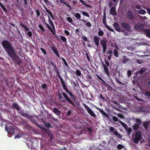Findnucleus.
<instances>
[{
  "instance_id": "obj_1",
  "label": "nucleus",
  "mask_w": 150,
  "mask_h": 150,
  "mask_svg": "<svg viewBox=\"0 0 150 150\" xmlns=\"http://www.w3.org/2000/svg\"><path fill=\"white\" fill-rule=\"evenodd\" d=\"M2 45L5 52L10 57L13 58L15 56L16 54L14 49L10 42L4 40L2 42Z\"/></svg>"
},
{
  "instance_id": "obj_2",
  "label": "nucleus",
  "mask_w": 150,
  "mask_h": 150,
  "mask_svg": "<svg viewBox=\"0 0 150 150\" xmlns=\"http://www.w3.org/2000/svg\"><path fill=\"white\" fill-rule=\"evenodd\" d=\"M48 22L50 24L51 26L52 27V28H51L49 25L45 21H44V22L46 25L47 26V28L49 29V30L51 31V32L54 35L56 33L55 28L54 27V25L51 19L50 18V16H48Z\"/></svg>"
},
{
  "instance_id": "obj_3",
  "label": "nucleus",
  "mask_w": 150,
  "mask_h": 150,
  "mask_svg": "<svg viewBox=\"0 0 150 150\" xmlns=\"http://www.w3.org/2000/svg\"><path fill=\"white\" fill-rule=\"evenodd\" d=\"M132 138L134 142L137 144L138 143L142 138L141 133L139 131L136 132L134 136Z\"/></svg>"
},
{
  "instance_id": "obj_4",
  "label": "nucleus",
  "mask_w": 150,
  "mask_h": 150,
  "mask_svg": "<svg viewBox=\"0 0 150 150\" xmlns=\"http://www.w3.org/2000/svg\"><path fill=\"white\" fill-rule=\"evenodd\" d=\"M5 129L8 133V136L9 137H11L14 134V128L11 126H6L5 127Z\"/></svg>"
},
{
  "instance_id": "obj_5",
  "label": "nucleus",
  "mask_w": 150,
  "mask_h": 150,
  "mask_svg": "<svg viewBox=\"0 0 150 150\" xmlns=\"http://www.w3.org/2000/svg\"><path fill=\"white\" fill-rule=\"evenodd\" d=\"M83 105L84 106L88 113L91 116L93 117H96L95 114L88 106L84 103L83 104Z\"/></svg>"
},
{
  "instance_id": "obj_6",
  "label": "nucleus",
  "mask_w": 150,
  "mask_h": 150,
  "mask_svg": "<svg viewBox=\"0 0 150 150\" xmlns=\"http://www.w3.org/2000/svg\"><path fill=\"white\" fill-rule=\"evenodd\" d=\"M109 130L110 132H112L113 134L116 136L117 137L120 138H122V136L120 134L118 133L117 131L112 127H110L109 128Z\"/></svg>"
},
{
  "instance_id": "obj_7",
  "label": "nucleus",
  "mask_w": 150,
  "mask_h": 150,
  "mask_svg": "<svg viewBox=\"0 0 150 150\" xmlns=\"http://www.w3.org/2000/svg\"><path fill=\"white\" fill-rule=\"evenodd\" d=\"M144 25L142 23H139L136 25L134 26L135 28L138 30V31H140L142 30V28H143Z\"/></svg>"
},
{
  "instance_id": "obj_8",
  "label": "nucleus",
  "mask_w": 150,
  "mask_h": 150,
  "mask_svg": "<svg viewBox=\"0 0 150 150\" xmlns=\"http://www.w3.org/2000/svg\"><path fill=\"white\" fill-rule=\"evenodd\" d=\"M62 95L64 97V98L67 100L68 102L69 103L74 105V103L72 102V101L68 97L67 95L65 93H62Z\"/></svg>"
},
{
  "instance_id": "obj_9",
  "label": "nucleus",
  "mask_w": 150,
  "mask_h": 150,
  "mask_svg": "<svg viewBox=\"0 0 150 150\" xmlns=\"http://www.w3.org/2000/svg\"><path fill=\"white\" fill-rule=\"evenodd\" d=\"M121 25L122 26L125 28L127 30L129 31L130 30V27L127 24L122 22L121 23Z\"/></svg>"
},
{
  "instance_id": "obj_10",
  "label": "nucleus",
  "mask_w": 150,
  "mask_h": 150,
  "mask_svg": "<svg viewBox=\"0 0 150 150\" xmlns=\"http://www.w3.org/2000/svg\"><path fill=\"white\" fill-rule=\"evenodd\" d=\"M93 39L95 44L97 46H98L99 45V42L100 40V38L97 35H95Z\"/></svg>"
},
{
  "instance_id": "obj_11",
  "label": "nucleus",
  "mask_w": 150,
  "mask_h": 150,
  "mask_svg": "<svg viewBox=\"0 0 150 150\" xmlns=\"http://www.w3.org/2000/svg\"><path fill=\"white\" fill-rule=\"evenodd\" d=\"M110 13L113 15H117V13L116 11V9L115 7H112L110 11Z\"/></svg>"
},
{
  "instance_id": "obj_12",
  "label": "nucleus",
  "mask_w": 150,
  "mask_h": 150,
  "mask_svg": "<svg viewBox=\"0 0 150 150\" xmlns=\"http://www.w3.org/2000/svg\"><path fill=\"white\" fill-rule=\"evenodd\" d=\"M96 109L99 110L100 112L103 114L106 117L108 118L109 119V116L108 114H107L105 112L103 111V110H101L99 108L96 107Z\"/></svg>"
},
{
  "instance_id": "obj_13",
  "label": "nucleus",
  "mask_w": 150,
  "mask_h": 150,
  "mask_svg": "<svg viewBox=\"0 0 150 150\" xmlns=\"http://www.w3.org/2000/svg\"><path fill=\"white\" fill-rule=\"evenodd\" d=\"M53 111L54 113L57 115H59L61 113V111L56 108H54Z\"/></svg>"
},
{
  "instance_id": "obj_14",
  "label": "nucleus",
  "mask_w": 150,
  "mask_h": 150,
  "mask_svg": "<svg viewBox=\"0 0 150 150\" xmlns=\"http://www.w3.org/2000/svg\"><path fill=\"white\" fill-rule=\"evenodd\" d=\"M150 125V121H146L144 122V126L146 129H147Z\"/></svg>"
},
{
  "instance_id": "obj_15",
  "label": "nucleus",
  "mask_w": 150,
  "mask_h": 150,
  "mask_svg": "<svg viewBox=\"0 0 150 150\" xmlns=\"http://www.w3.org/2000/svg\"><path fill=\"white\" fill-rule=\"evenodd\" d=\"M103 66L104 71L107 75H109V72L108 69L106 67V65L104 64H103Z\"/></svg>"
},
{
  "instance_id": "obj_16",
  "label": "nucleus",
  "mask_w": 150,
  "mask_h": 150,
  "mask_svg": "<svg viewBox=\"0 0 150 150\" xmlns=\"http://www.w3.org/2000/svg\"><path fill=\"white\" fill-rule=\"evenodd\" d=\"M52 50L56 55L58 57H59V53L57 49L56 48L54 47H52Z\"/></svg>"
},
{
  "instance_id": "obj_17",
  "label": "nucleus",
  "mask_w": 150,
  "mask_h": 150,
  "mask_svg": "<svg viewBox=\"0 0 150 150\" xmlns=\"http://www.w3.org/2000/svg\"><path fill=\"white\" fill-rule=\"evenodd\" d=\"M127 16L128 18L130 19H132L133 18V17L132 15V13L131 11H129L127 12Z\"/></svg>"
},
{
  "instance_id": "obj_18",
  "label": "nucleus",
  "mask_w": 150,
  "mask_h": 150,
  "mask_svg": "<svg viewBox=\"0 0 150 150\" xmlns=\"http://www.w3.org/2000/svg\"><path fill=\"white\" fill-rule=\"evenodd\" d=\"M144 31L146 36L150 38V31L148 29H145Z\"/></svg>"
},
{
  "instance_id": "obj_19",
  "label": "nucleus",
  "mask_w": 150,
  "mask_h": 150,
  "mask_svg": "<svg viewBox=\"0 0 150 150\" xmlns=\"http://www.w3.org/2000/svg\"><path fill=\"white\" fill-rule=\"evenodd\" d=\"M113 26L115 27L116 30L117 31L119 32L120 30V28L117 23H115L113 24Z\"/></svg>"
},
{
  "instance_id": "obj_20",
  "label": "nucleus",
  "mask_w": 150,
  "mask_h": 150,
  "mask_svg": "<svg viewBox=\"0 0 150 150\" xmlns=\"http://www.w3.org/2000/svg\"><path fill=\"white\" fill-rule=\"evenodd\" d=\"M20 114L22 116H24L25 117L29 118L30 117L29 115H28L26 113H24L23 112L21 111L20 112Z\"/></svg>"
},
{
  "instance_id": "obj_21",
  "label": "nucleus",
  "mask_w": 150,
  "mask_h": 150,
  "mask_svg": "<svg viewBox=\"0 0 150 150\" xmlns=\"http://www.w3.org/2000/svg\"><path fill=\"white\" fill-rule=\"evenodd\" d=\"M140 125L138 124H135L133 126V128L134 130H137L138 129Z\"/></svg>"
},
{
  "instance_id": "obj_22",
  "label": "nucleus",
  "mask_w": 150,
  "mask_h": 150,
  "mask_svg": "<svg viewBox=\"0 0 150 150\" xmlns=\"http://www.w3.org/2000/svg\"><path fill=\"white\" fill-rule=\"evenodd\" d=\"M118 2V0H110V2H109V6L111 7L112 6V4H113V2L115 3H117Z\"/></svg>"
},
{
  "instance_id": "obj_23",
  "label": "nucleus",
  "mask_w": 150,
  "mask_h": 150,
  "mask_svg": "<svg viewBox=\"0 0 150 150\" xmlns=\"http://www.w3.org/2000/svg\"><path fill=\"white\" fill-rule=\"evenodd\" d=\"M119 122L122 125V126L125 128V129H126L127 127V126L126 124L125 123H124L123 122H122L121 120L119 121Z\"/></svg>"
},
{
  "instance_id": "obj_24",
  "label": "nucleus",
  "mask_w": 150,
  "mask_h": 150,
  "mask_svg": "<svg viewBox=\"0 0 150 150\" xmlns=\"http://www.w3.org/2000/svg\"><path fill=\"white\" fill-rule=\"evenodd\" d=\"M62 87L65 90V91L66 92L68 90V89L66 86L64 82L62 81Z\"/></svg>"
},
{
  "instance_id": "obj_25",
  "label": "nucleus",
  "mask_w": 150,
  "mask_h": 150,
  "mask_svg": "<svg viewBox=\"0 0 150 150\" xmlns=\"http://www.w3.org/2000/svg\"><path fill=\"white\" fill-rule=\"evenodd\" d=\"M100 43L102 47L106 46V43L105 41L101 40L100 41Z\"/></svg>"
},
{
  "instance_id": "obj_26",
  "label": "nucleus",
  "mask_w": 150,
  "mask_h": 150,
  "mask_svg": "<svg viewBox=\"0 0 150 150\" xmlns=\"http://www.w3.org/2000/svg\"><path fill=\"white\" fill-rule=\"evenodd\" d=\"M134 120L137 123L136 124H138L140 125L141 123V121L139 119V118H134Z\"/></svg>"
},
{
  "instance_id": "obj_27",
  "label": "nucleus",
  "mask_w": 150,
  "mask_h": 150,
  "mask_svg": "<svg viewBox=\"0 0 150 150\" xmlns=\"http://www.w3.org/2000/svg\"><path fill=\"white\" fill-rule=\"evenodd\" d=\"M75 16L77 19H78L79 20H80L81 17V15L78 13H76L74 14Z\"/></svg>"
},
{
  "instance_id": "obj_28",
  "label": "nucleus",
  "mask_w": 150,
  "mask_h": 150,
  "mask_svg": "<svg viewBox=\"0 0 150 150\" xmlns=\"http://www.w3.org/2000/svg\"><path fill=\"white\" fill-rule=\"evenodd\" d=\"M114 54L116 57H118V52L117 50L116 49L114 50Z\"/></svg>"
},
{
  "instance_id": "obj_29",
  "label": "nucleus",
  "mask_w": 150,
  "mask_h": 150,
  "mask_svg": "<svg viewBox=\"0 0 150 150\" xmlns=\"http://www.w3.org/2000/svg\"><path fill=\"white\" fill-rule=\"evenodd\" d=\"M13 106L17 110L19 109V107L17 104L15 103L13 104Z\"/></svg>"
},
{
  "instance_id": "obj_30",
  "label": "nucleus",
  "mask_w": 150,
  "mask_h": 150,
  "mask_svg": "<svg viewBox=\"0 0 150 150\" xmlns=\"http://www.w3.org/2000/svg\"><path fill=\"white\" fill-rule=\"evenodd\" d=\"M139 13L142 14H143L146 13V11L144 10H141L138 11Z\"/></svg>"
},
{
  "instance_id": "obj_31",
  "label": "nucleus",
  "mask_w": 150,
  "mask_h": 150,
  "mask_svg": "<svg viewBox=\"0 0 150 150\" xmlns=\"http://www.w3.org/2000/svg\"><path fill=\"white\" fill-rule=\"evenodd\" d=\"M112 119L113 121L115 122L118 121L119 122V121H120V120H119L118 118L116 116H113L112 117Z\"/></svg>"
},
{
  "instance_id": "obj_32",
  "label": "nucleus",
  "mask_w": 150,
  "mask_h": 150,
  "mask_svg": "<svg viewBox=\"0 0 150 150\" xmlns=\"http://www.w3.org/2000/svg\"><path fill=\"white\" fill-rule=\"evenodd\" d=\"M144 95L146 96L150 97V92L146 91L144 93Z\"/></svg>"
},
{
  "instance_id": "obj_33",
  "label": "nucleus",
  "mask_w": 150,
  "mask_h": 150,
  "mask_svg": "<svg viewBox=\"0 0 150 150\" xmlns=\"http://www.w3.org/2000/svg\"><path fill=\"white\" fill-rule=\"evenodd\" d=\"M98 34L100 36H102L104 34V33L102 30H100L98 31Z\"/></svg>"
},
{
  "instance_id": "obj_34",
  "label": "nucleus",
  "mask_w": 150,
  "mask_h": 150,
  "mask_svg": "<svg viewBox=\"0 0 150 150\" xmlns=\"http://www.w3.org/2000/svg\"><path fill=\"white\" fill-rule=\"evenodd\" d=\"M76 73L77 75L79 76H80L81 75V73L79 70H77L76 71Z\"/></svg>"
},
{
  "instance_id": "obj_35",
  "label": "nucleus",
  "mask_w": 150,
  "mask_h": 150,
  "mask_svg": "<svg viewBox=\"0 0 150 150\" xmlns=\"http://www.w3.org/2000/svg\"><path fill=\"white\" fill-rule=\"evenodd\" d=\"M22 134L21 133H19L15 137V139H16V138H19L21 137V136L22 135Z\"/></svg>"
},
{
  "instance_id": "obj_36",
  "label": "nucleus",
  "mask_w": 150,
  "mask_h": 150,
  "mask_svg": "<svg viewBox=\"0 0 150 150\" xmlns=\"http://www.w3.org/2000/svg\"><path fill=\"white\" fill-rule=\"evenodd\" d=\"M61 39L64 42H66L67 39L64 36H61Z\"/></svg>"
},
{
  "instance_id": "obj_37",
  "label": "nucleus",
  "mask_w": 150,
  "mask_h": 150,
  "mask_svg": "<svg viewBox=\"0 0 150 150\" xmlns=\"http://www.w3.org/2000/svg\"><path fill=\"white\" fill-rule=\"evenodd\" d=\"M82 13L84 16H86L88 17H89V16L88 15V13L87 12L84 11H83L82 12Z\"/></svg>"
},
{
  "instance_id": "obj_38",
  "label": "nucleus",
  "mask_w": 150,
  "mask_h": 150,
  "mask_svg": "<svg viewBox=\"0 0 150 150\" xmlns=\"http://www.w3.org/2000/svg\"><path fill=\"white\" fill-rule=\"evenodd\" d=\"M67 20L69 22L72 23L73 20L72 18L70 17H68L67 18Z\"/></svg>"
},
{
  "instance_id": "obj_39",
  "label": "nucleus",
  "mask_w": 150,
  "mask_h": 150,
  "mask_svg": "<svg viewBox=\"0 0 150 150\" xmlns=\"http://www.w3.org/2000/svg\"><path fill=\"white\" fill-rule=\"evenodd\" d=\"M145 71V69L144 68H142L139 71V72L140 74H142L143 72H144Z\"/></svg>"
},
{
  "instance_id": "obj_40",
  "label": "nucleus",
  "mask_w": 150,
  "mask_h": 150,
  "mask_svg": "<svg viewBox=\"0 0 150 150\" xmlns=\"http://www.w3.org/2000/svg\"><path fill=\"white\" fill-rule=\"evenodd\" d=\"M39 27L42 31H45V30L43 27L42 25H39Z\"/></svg>"
},
{
  "instance_id": "obj_41",
  "label": "nucleus",
  "mask_w": 150,
  "mask_h": 150,
  "mask_svg": "<svg viewBox=\"0 0 150 150\" xmlns=\"http://www.w3.org/2000/svg\"><path fill=\"white\" fill-rule=\"evenodd\" d=\"M48 13L49 14V15H48V16L49 15V16H50L53 19V17L52 13L50 11H48Z\"/></svg>"
},
{
  "instance_id": "obj_42",
  "label": "nucleus",
  "mask_w": 150,
  "mask_h": 150,
  "mask_svg": "<svg viewBox=\"0 0 150 150\" xmlns=\"http://www.w3.org/2000/svg\"><path fill=\"white\" fill-rule=\"evenodd\" d=\"M130 60L129 59H123V62L125 64L127 62H128V61Z\"/></svg>"
},
{
  "instance_id": "obj_43",
  "label": "nucleus",
  "mask_w": 150,
  "mask_h": 150,
  "mask_svg": "<svg viewBox=\"0 0 150 150\" xmlns=\"http://www.w3.org/2000/svg\"><path fill=\"white\" fill-rule=\"evenodd\" d=\"M66 92L71 97L73 96L74 95L73 93L69 91V90L67 91Z\"/></svg>"
},
{
  "instance_id": "obj_44",
  "label": "nucleus",
  "mask_w": 150,
  "mask_h": 150,
  "mask_svg": "<svg viewBox=\"0 0 150 150\" xmlns=\"http://www.w3.org/2000/svg\"><path fill=\"white\" fill-rule=\"evenodd\" d=\"M82 3L83 5L87 7H89V6L88 5L86 4L85 3L84 1L83 0H79Z\"/></svg>"
},
{
  "instance_id": "obj_45",
  "label": "nucleus",
  "mask_w": 150,
  "mask_h": 150,
  "mask_svg": "<svg viewBox=\"0 0 150 150\" xmlns=\"http://www.w3.org/2000/svg\"><path fill=\"white\" fill-rule=\"evenodd\" d=\"M117 116L121 119L124 118V116L120 114H117Z\"/></svg>"
},
{
  "instance_id": "obj_46",
  "label": "nucleus",
  "mask_w": 150,
  "mask_h": 150,
  "mask_svg": "<svg viewBox=\"0 0 150 150\" xmlns=\"http://www.w3.org/2000/svg\"><path fill=\"white\" fill-rule=\"evenodd\" d=\"M86 25L90 28L91 25V23L89 22H87L86 23Z\"/></svg>"
},
{
  "instance_id": "obj_47",
  "label": "nucleus",
  "mask_w": 150,
  "mask_h": 150,
  "mask_svg": "<svg viewBox=\"0 0 150 150\" xmlns=\"http://www.w3.org/2000/svg\"><path fill=\"white\" fill-rule=\"evenodd\" d=\"M123 146L121 144H118L117 146V148L118 149H121L123 148Z\"/></svg>"
},
{
  "instance_id": "obj_48",
  "label": "nucleus",
  "mask_w": 150,
  "mask_h": 150,
  "mask_svg": "<svg viewBox=\"0 0 150 150\" xmlns=\"http://www.w3.org/2000/svg\"><path fill=\"white\" fill-rule=\"evenodd\" d=\"M62 60L63 61L65 65L66 66H67L68 64H67L66 60L63 58H62Z\"/></svg>"
},
{
  "instance_id": "obj_49",
  "label": "nucleus",
  "mask_w": 150,
  "mask_h": 150,
  "mask_svg": "<svg viewBox=\"0 0 150 150\" xmlns=\"http://www.w3.org/2000/svg\"><path fill=\"white\" fill-rule=\"evenodd\" d=\"M106 27H107V28L109 30L112 31V32H114V30L112 29H111L110 28L109 26L108 25H107L106 26Z\"/></svg>"
},
{
  "instance_id": "obj_50",
  "label": "nucleus",
  "mask_w": 150,
  "mask_h": 150,
  "mask_svg": "<svg viewBox=\"0 0 150 150\" xmlns=\"http://www.w3.org/2000/svg\"><path fill=\"white\" fill-rule=\"evenodd\" d=\"M28 35L29 37H31L32 36V33L30 31H28Z\"/></svg>"
},
{
  "instance_id": "obj_51",
  "label": "nucleus",
  "mask_w": 150,
  "mask_h": 150,
  "mask_svg": "<svg viewBox=\"0 0 150 150\" xmlns=\"http://www.w3.org/2000/svg\"><path fill=\"white\" fill-rule=\"evenodd\" d=\"M36 13L37 16V17H38L40 15V13L38 10H36Z\"/></svg>"
},
{
  "instance_id": "obj_52",
  "label": "nucleus",
  "mask_w": 150,
  "mask_h": 150,
  "mask_svg": "<svg viewBox=\"0 0 150 150\" xmlns=\"http://www.w3.org/2000/svg\"><path fill=\"white\" fill-rule=\"evenodd\" d=\"M64 33L67 35H69V32L67 30H65L64 31Z\"/></svg>"
},
{
  "instance_id": "obj_53",
  "label": "nucleus",
  "mask_w": 150,
  "mask_h": 150,
  "mask_svg": "<svg viewBox=\"0 0 150 150\" xmlns=\"http://www.w3.org/2000/svg\"><path fill=\"white\" fill-rule=\"evenodd\" d=\"M132 129L131 128H129L128 129V132L129 134H130L132 132Z\"/></svg>"
},
{
  "instance_id": "obj_54",
  "label": "nucleus",
  "mask_w": 150,
  "mask_h": 150,
  "mask_svg": "<svg viewBox=\"0 0 150 150\" xmlns=\"http://www.w3.org/2000/svg\"><path fill=\"white\" fill-rule=\"evenodd\" d=\"M128 75L129 77L131 74V71L130 70H129L127 71Z\"/></svg>"
},
{
  "instance_id": "obj_55",
  "label": "nucleus",
  "mask_w": 150,
  "mask_h": 150,
  "mask_svg": "<svg viewBox=\"0 0 150 150\" xmlns=\"http://www.w3.org/2000/svg\"><path fill=\"white\" fill-rule=\"evenodd\" d=\"M41 51L43 52L45 54H46V53L45 52V50L44 49H43V48H41Z\"/></svg>"
},
{
  "instance_id": "obj_56",
  "label": "nucleus",
  "mask_w": 150,
  "mask_h": 150,
  "mask_svg": "<svg viewBox=\"0 0 150 150\" xmlns=\"http://www.w3.org/2000/svg\"><path fill=\"white\" fill-rule=\"evenodd\" d=\"M103 47V52L104 53L105 52V50L106 49V46Z\"/></svg>"
},
{
  "instance_id": "obj_57",
  "label": "nucleus",
  "mask_w": 150,
  "mask_h": 150,
  "mask_svg": "<svg viewBox=\"0 0 150 150\" xmlns=\"http://www.w3.org/2000/svg\"><path fill=\"white\" fill-rule=\"evenodd\" d=\"M98 78L103 83H105V82L102 79L101 77H100L99 76H97Z\"/></svg>"
},
{
  "instance_id": "obj_58",
  "label": "nucleus",
  "mask_w": 150,
  "mask_h": 150,
  "mask_svg": "<svg viewBox=\"0 0 150 150\" xmlns=\"http://www.w3.org/2000/svg\"><path fill=\"white\" fill-rule=\"evenodd\" d=\"M20 24L21 25V26L24 28L26 26L24 24L22 23H21Z\"/></svg>"
},
{
  "instance_id": "obj_59",
  "label": "nucleus",
  "mask_w": 150,
  "mask_h": 150,
  "mask_svg": "<svg viewBox=\"0 0 150 150\" xmlns=\"http://www.w3.org/2000/svg\"><path fill=\"white\" fill-rule=\"evenodd\" d=\"M42 87L44 89H45L47 87V85L46 84H43L42 85Z\"/></svg>"
},
{
  "instance_id": "obj_60",
  "label": "nucleus",
  "mask_w": 150,
  "mask_h": 150,
  "mask_svg": "<svg viewBox=\"0 0 150 150\" xmlns=\"http://www.w3.org/2000/svg\"><path fill=\"white\" fill-rule=\"evenodd\" d=\"M2 8L3 9V10L5 12H7V10L5 7L4 6Z\"/></svg>"
},
{
  "instance_id": "obj_61",
  "label": "nucleus",
  "mask_w": 150,
  "mask_h": 150,
  "mask_svg": "<svg viewBox=\"0 0 150 150\" xmlns=\"http://www.w3.org/2000/svg\"><path fill=\"white\" fill-rule=\"evenodd\" d=\"M105 63L106 64V65L108 66H109V62L106 61H105Z\"/></svg>"
},
{
  "instance_id": "obj_62",
  "label": "nucleus",
  "mask_w": 150,
  "mask_h": 150,
  "mask_svg": "<svg viewBox=\"0 0 150 150\" xmlns=\"http://www.w3.org/2000/svg\"><path fill=\"white\" fill-rule=\"evenodd\" d=\"M71 113V112L69 110L68 111V112H67V115H70V114Z\"/></svg>"
},
{
  "instance_id": "obj_63",
  "label": "nucleus",
  "mask_w": 150,
  "mask_h": 150,
  "mask_svg": "<svg viewBox=\"0 0 150 150\" xmlns=\"http://www.w3.org/2000/svg\"><path fill=\"white\" fill-rule=\"evenodd\" d=\"M24 29H25V30L26 31H28V30H29V28L27 27V26H26L24 28Z\"/></svg>"
},
{
  "instance_id": "obj_64",
  "label": "nucleus",
  "mask_w": 150,
  "mask_h": 150,
  "mask_svg": "<svg viewBox=\"0 0 150 150\" xmlns=\"http://www.w3.org/2000/svg\"><path fill=\"white\" fill-rule=\"evenodd\" d=\"M58 96L59 98V99H61L62 98V96H61V95L59 93L58 94Z\"/></svg>"
}]
</instances>
